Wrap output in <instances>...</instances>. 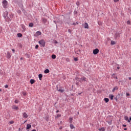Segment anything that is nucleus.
I'll use <instances>...</instances> for the list:
<instances>
[{"instance_id":"bb28decb","label":"nucleus","mask_w":131,"mask_h":131,"mask_svg":"<svg viewBox=\"0 0 131 131\" xmlns=\"http://www.w3.org/2000/svg\"><path fill=\"white\" fill-rule=\"evenodd\" d=\"M23 94L24 96H26L27 95V93L26 92H23Z\"/></svg>"},{"instance_id":"5fc2aeb1","label":"nucleus","mask_w":131,"mask_h":131,"mask_svg":"<svg viewBox=\"0 0 131 131\" xmlns=\"http://www.w3.org/2000/svg\"><path fill=\"white\" fill-rule=\"evenodd\" d=\"M32 131H36V129H33Z\"/></svg>"},{"instance_id":"ddd939ff","label":"nucleus","mask_w":131,"mask_h":131,"mask_svg":"<svg viewBox=\"0 0 131 131\" xmlns=\"http://www.w3.org/2000/svg\"><path fill=\"white\" fill-rule=\"evenodd\" d=\"M36 35H37V36L41 35V32H40V31H37V32H36Z\"/></svg>"},{"instance_id":"f257e3e1","label":"nucleus","mask_w":131,"mask_h":131,"mask_svg":"<svg viewBox=\"0 0 131 131\" xmlns=\"http://www.w3.org/2000/svg\"><path fill=\"white\" fill-rule=\"evenodd\" d=\"M8 2L7 0H3L2 2V6L4 8H7L8 6Z\"/></svg>"},{"instance_id":"4c0bfd02","label":"nucleus","mask_w":131,"mask_h":131,"mask_svg":"<svg viewBox=\"0 0 131 131\" xmlns=\"http://www.w3.org/2000/svg\"><path fill=\"white\" fill-rule=\"evenodd\" d=\"M17 13H19V14L21 13V10H18L17 11Z\"/></svg>"},{"instance_id":"f704fd0d","label":"nucleus","mask_w":131,"mask_h":131,"mask_svg":"<svg viewBox=\"0 0 131 131\" xmlns=\"http://www.w3.org/2000/svg\"><path fill=\"white\" fill-rule=\"evenodd\" d=\"M76 5H77V6H79V2H78V1H77V2H76Z\"/></svg>"},{"instance_id":"a878e982","label":"nucleus","mask_w":131,"mask_h":131,"mask_svg":"<svg viewBox=\"0 0 131 131\" xmlns=\"http://www.w3.org/2000/svg\"><path fill=\"white\" fill-rule=\"evenodd\" d=\"M69 120H70V123H72V120H73V118H70L69 119Z\"/></svg>"},{"instance_id":"dca6fc26","label":"nucleus","mask_w":131,"mask_h":131,"mask_svg":"<svg viewBox=\"0 0 131 131\" xmlns=\"http://www.w3.org/2000/svg\"><path fill=\"white\" fill-rule=\"evenodd\" d=\"M109 97L111 100H113L114 98V96L113 95H110Z\"/></svg>"},{"instance_id":"2f4dec72","label":"nucleus","mask_w":131,"mask_h":131,"mask_svg":"<svg viewBox=\"0 0 131 131\" xmlns=\"http://www.w3.org/2000/svg\"><path fill=\"white\" fill-rule=\"evenodd\" d=\"M127 24L130 25V22L129 20L127 21Z\"/></svg>"},{"instance_id":"7c9ffc66","label":"nucleus","mask_w":131,"mask_h":131,"mask_svg":"<svg viewBox=\"0 0 131 131\" xmlns=\"http://www.w3.org/2000/svg\"><path fill=\"white\" fill-rule=\"evenodd\" d=\"M9 123L11 124H12L14 123V121H11L10 122H9Z\"/></svg>"},{"instance_id":"aec40b11","label":"nucleus","mask_w":131,"mask_h":131,"mask_svg":"<svg viewBox=\"0 0 131 131\" xmlns=\"http://www.w3.org/2000/svg\"><path fill=\"white\" fill-rule=\"evenodd\" d=\"M115 44H116V42L115 41H111V45H114Z\"/></svg>"},{"instance_id":"1a4fd4ad","label":"nucleus","mask_w":131,"mask_h":131,"mask_svg":"<svg viewBox=\"0 0 131 131\" xmlns=\"http://www.w3.org/2000/svg\"><path fill=\"white\" fill-rule=\"evenodd\" d=\"M31 127H32L31 125L28 124H27V126L26 129H29L31 128Z\"/></svg>"},{"instance_id":"a19ab883","label":"nucleus","mask_w":131,"mask_h":131,"mask_svg":"<svg viewBox=\"0 0 131 131\" xmlns=\"http://www.w3.org/2000/svg\"><path fill=\"white\" fill-rule=\"evenodd\" d=\"M108 123L110 125H111V124H112V121H109V122H108Z\"/></svg>"},{"instance_id":"a211bd4d","label":"nucleus","mask_w":131,"mask_h":131,"mask_svg":"<svg viewBox=\"0 0 131 131\" xmlns=\"http://www.w3.org/2000/svg\"><path fill=\"white\" fill-rule=\"evenodd\" d=\"M29 26L30 27H33L34 24L33 23H30V24H29Z\"/></svg>"},{"instance_id":"7ed1b4c3","label":"nucleus","mask_w":131,"mask_h":131,"mask_svg":"<svg viewBox=\"0 0 131 131\" xmlns=\"http://www.w3.org/2000/svg\"><path fill=\"white\" fill-rule=\"evenodd\" d=\"M38 43L43 47L46 46V41L45 40H40Z\"/></svg>"},{"instance_id":"a18cd8bd","label":"nucleus","mask_w":131,"mask_h":131,"mask_svg":"<svg viewBox=\"0 0 131 131\" xmlns=\"http://www.w3.org/2000/svg\"><path fill=\"white\" fill-rule=\"evenodd\" d=\"M63 128V127H62V126H60V127H59V129H62Z\"/></svg>"},{"instance_id":"473e14b6","label":"nucleus","mask_w":131,"mask_h":131,"mask_svg":"<svg viewBox=\"0 0 131 131\" xmlns=\"http://www.w3.org/2000/svg\"><path fill=\"white\" fill-rule=\"evenodd\" d=\"M57 117L58 118L60 117H61V114H58V115H57Z\"/></svg>"},{"instance_id":"09e8293b","label":"nucleus","mask_w":131,"mask_h":131,"mask_svg":"<svg viewBox=\"0 0 131 131\" xmlns=\"http://www.w3.org/2000/svg\"><path fill=\"white\" fill-rule=\"evenodd\" d=\"M20 59L21 60H23V58L21 57V58H20Z\"/></svg>"},{"instance_id":"338daca9","label":"nucleus","mask_w":131,"mask_h":131,"mask_svg":"<svg viewBox=\"0 0 131 131\" xmlns=\"http://www.w3.org/2000/svg\"><path fill=\"white\" fill-rule=\"evenodd\" d=\"M81 93H79L78 95H80Z\"/></svg>"},{"instance_id":"5701e85b","label":"nucleus","mask_w":131,"mask_h":131,"mask_svg":"<svg viewBox=\"0 0 131 131\" xmlns=\"http://www.w3.org/2000/svg\"><path fill=\"white\" fill-rule=\"evenodd\" d=\"M119 35H120V34H119V33H116V34H115V37H116V38H117V37L119 36Z\"/></svg>"},{"instance_id":"79ce46f5","label":"nucleus","mask_w":131,"mask_h":131,"mask_svg":"<svg viewBox=\"0 0 131 131\" xmlns=\"http://www.w3.org/2000/svg\"><path fill=\"white\" fill-rule=\"evenodd\" d=\"M54 43H55L57 44V43H58V41H57L56 40H55V41H54Z\"/></svg>"},{"instance_id":"c9c22d12","label":"nucleus","mask_w":131,"mask_h":131,"mask_svg":"<svg viewBox=\"0 0 131 131\" xmlns=\"http://www.w3.org/2000/svg\"><path fill=\"white\" fill-rule=\"evenodd\" d=\"M74 60L75 61H77V60H78V59L76 58H74Z\"/></svg>"},{"instance_id":"f8f14e48","label":"nucleus","mask_w":131,"mask_h":131,"mask_svg":"<svg viewBox=\"0 0 131 131\" xmlns=\"http://www.w3.org/2000/svg\"><path fill=\"white\" fill-rule=\"evenodd\" d=\"M70 128H71V129H73V128H75V127H74V125H73V124H71L70 125Z\"/></svg>"},{"instance_id":"680f3d73","label":"nucleus","mask_w":131,"mask_h":131,"mask_svg":"<svg viewBox=\"0 0 131 131\" xmlns=\"http://www.w3.org/2000/svg\"><path fill=\"white\" fill-rule=\"evenodd\" d=\"M76 24L78 25V23H76Z\"/></svg>"},{"instance_id":"e2e57ef3","label":"nucleus","mask_w":131,"mask_h":131,"mask_svg":"<svg viewBox=\"0 0 131 131\" xmlns=\"http://www.w3.org/2000/svg\"><path fill=\"white\" fill-rule=\"evenodd\" d=\"M76 84H77V85H78V83H76Z\"/></svg>"},{"instance_id":"13d9d810","label":"nucleus","mask_w":131,"mask_h":131,"mask_svg":"<svg viewBox=\"0 0 131 131\" xmlns=\"http://www.w3.org/2000/svg\"><path fill=\"white\" fill-rule=\"evenodd\" d=\"M129 120L131 121V117L129 118Z\"/></svg>"},{"instance_id":"9d476101","label":"nucleus","mask_w":131,"mask_h":131,"mask_svg":"<svg viewBox=\"0 0 131 131\" xmlns=\"http://www.w3.org/2000/svg\"><path fill=\"white\" fill-rule=\"evenodd\" d=\"M35 81L34 79H31L30 80V83L31 84H33L35 83Z\"/></svg>"},{"instance_id":"774afa93","label":"nucleus","mask_w":131,"mask_h":131,"mask_svg":"<svg viewBox=\"0 0 131 131\" xmlns=\"http://www.w3.org/2000/svg\"><path fill=\"white\" fill-rule=\"evenodd\" d=\"M66 131H68V130H66Z\"/></svg>"},{"instance_id":"cd10ccee","label":"nucleus","mask_w":131,"mask_h":131,"mask_svg":"<svg viewBox=\"0 0 131 131\" xmlns=\"http://www.w3.org/2000/svg\"><path fill=\"white\" fill-rule=\"evenodd\" d=\"M14 102H15V103H19V101H18V100H15V101H14Z\"/></svg>"},{"instance_id":"72a5a7b5","label":"nucleus","mask_w":131,"mask_h":131,"mask_svg":"<svg viewBox=\"0 0 131 131\" xmlns=\"http://www.w3.org/2000/svg\"><path fill=\"white\" fill-rule=\"evenodd\" d=\"M66 61L68 62H69V61H70V60L69 59V58H67Z\"/></svg>"},{"instance_id":"20e7f679","label":"nucleus","mask_w":131,"mask_h":131,"mask_svg":"<svg viewBox=\"0 0 131 131\" xmlns=\"http://www.w3.org/2000/svg\"><path fill=\"white\" fill-rule=\"evenodd\" d=\"M99 50L98 49H96L94 50H93V53L94 55H96V54H97L99 53Z\"/></svg>"},{"instance_id":"864d4df0","label":"nucleus","mask_w":131,"mask_h":131,"mask_svg":"<svg viewBox=\"0 0 131 131\" xmlns=\"http://www.w3.org/2000/svg\"><path fill=\"white\" fill-rule=\"evenodd\" d=\"M59 112V110H57V111H56V113H58Z\"/></svg>"},{"instance_id":"bf43d9fd","label":"nucleus","mask_w":131,"mask_h":131,"mask_svg":"<svg viewBox=\"0 0 131 131\" xmlns=\"http://www.w3.org/2000/svg\"><path fill=\"white\" fill-rule=\"evenodd\" d=\"M2 91V89H0V92Z\"/></svg>"},{"instance_id":"b1692460","label":"nucleus","mask_w":131,"mask_h":131,"mask_svg":"<svg viewBox=\"0 0 131 131\" xmlns=\"http://www.w3.org/2000/svg\"><path fill=\"white\" fill-rule=\"evenodd\" d=\"M99 130H100V131H104L105 129H104V128L103 127H102V128H100V129H99Z\"/></svg>"},{"instance_id":"412c9836","label":"nucleus","mask_w":131,"mask_h":131,"mask_svg":"<svg viewBox=\"0 0 131 131\" xmlns=\"http://www.w3.org/2000/svg\"><path fill=\"white\" fill-rule=\"evenodd\" d=\"M56 56L55 55H52V58L53 59H56Z\"/></svg>"},{"instance_id":"49530a36","label":"nucleus","mask_w":131,"mask_h":131,"mask_svg":"<svg viewBox=\"0 0 131 131\" xmlns=\"http://www.w3.org/2000/svg\"><path fill=\"white\" fill-rule=\"evenodd\" d=\"M123 127H126V125H124V124H123V125H122Z\"/></svg>"},{"instance_id":"8fccbe9b","label":"nucleus","mask_w":131,"mask_h":131,"mask_svg":"<svg viewBox=\"0 0 131 131\" xmlns=\"http://www.w3.org/2000/svg\"><path fill=\"white\" fill-rule=\"evenodd\" d=\"M115 91V90L114 89V88L113 90V92H114Z\"/></svg>"},{"instance_id":"39448f33","label":"nucleus","mask_w":131,"mask_h":131,"mask_svg":"<svg viewBox=\"0 0 131 131\" xmlns=\"http://www.w3.org/2000/svg\"><path fill=\"white\" fill-rule=\"evenodd\" d=\"M57 91L60 93L64 92V90L62 89L61 88L59 89V88H57Z\"/></svg>"},{"instance_id":"423d86ee","label":"nucleus","mask_w":131,"mask_h":131,"mask_svg":"<svg viewBox=\"0 0 131 131\" xmlns=\"http://www.w3.org/2000/svg\"><path fill=\"white\" fill-rule=\"evenodd\" d=\"M23 117L25 118H27L28 117V115L26 113H24Z\"/></svg>"},{"instance_id":"4d7b16f0","label":"nucleus","mask_w":131,"mask_h":131,"mask_svg":"<svg viewBox=\"0 0 131 131\" xmlns=\"http://www.w3.org/2000/svg\"><path fill=\"white\" fill-rule=\"evenodd\" d=\"M3 74V73L0 72V75Z\"/></svg>"},{"instance_id":"6e6d98bb","label":"nucleus","mask_w":131,"mask_h":131,"mask_svg":"<svg viewBox=\"0 0 131 131\" xmlns=\"http://www.w3.org/2000/svg\"><path fill=\"white\" fill-rule=\"evenodd\" d=\"M124 129L125 130H127V128H125Z\"/></svg>"},{"instance_id":"c85d7f7f","label":"nucleus","mask_w":131,"mask_h":131,"mask_svg":"<svg viewBox=\"0 0 131 131\" xmlns=\"http://www.w3.org/2000/svg\"><path fill=\"white\" fill-rule=\"evenodd\" d=\"M7 54H8V57L11 58V56L10 55V54L8 53Z\"/></svg>"},{"instance_id":"58836bf2","label":"nucleus","mask_w":131,"mask_h":131,"mask_svg":"<svg viewBox=\"0 0 131 131\" xmlns=\"http://www.w3.org/2000/svg\"><path fill=\"white\" fill-rule=\"evenodd\" d=\"M12 51L13 52V53H15V50H14V49H12Z\"/></svg>"},{"instance_id":"6ab92c4d","label":"nucleus","mask_w":131,"mask_h":131,"mask_svg":"<svg viewBox=\"0 0 131 131\" xmlns=\"http://www.w3.org/2000/svg\"><path fill=\"white\" fill-rule=\"evenodd\" d=\"M124 119H125V120H128V122H130V121L128 120V117H127V116H125V117H124Z\"/></svg>"},{"instance_id":"de8ad7c7","label":"nucleus","mask_w":131,"mask_h":131,"mask_svg":"<svg viewBox=\"0 0 131 131\" xmlns=\"http://www.w3.org/2000/svg\"><path fill=\"white\" fill-rule=\"evenodd\" d=\"M126 96H129V94L128 93H127Z\"/></svg>"},{"instance_id":"4be33fe9","label":"nucleus","mask_w":131,"mask_h":131,"mask_svg":"<svg viewBox=\"0 0 131 131\" xmlns=\"http://www.w3.org/2000/svg\"><path fill=\"white\" fill-rule=\"evenodd\" d=\"M47 19H45V18H43V19H42V21L43 22V23H47Z\"/></svg>"},{"instance_id":"ea45409f","label":"nucleus","mask_w":131,"mask_h":131,"mask_svg":"<svg viewBox=\"0 0 131 131\" xmlns=\"http://www.w3.org/2000/svg\"><path fill=\"white\" fill-rule=\"evenodd\" d=\"M119 0H114V2H119Z\"/></svg>"},{"instance_id":"69168bd1","label":"nucleus","mask_w":131,"mask_h":131,"mask_svg":"<svg viewBox=\"0 0 131 131\" xmlns=\"http://www.w3.org/2000/svg\"><path fill=\"white\" fill-rule=\"evenodd\" d=\"M27 122V121H25L24 123H26Z\"/></svg>"},{"instance_id":"393cba45","label":"nucleus","mask_w":131,"mask_h":131,"mask_svg":"<svg viewBox=\"0 0 131 131\" xmlns=\"http://www.w3.org/2000/svg\"><path fill=\"white\" fill-rule=\"evenodd\" d=\"M35 48L36 49H38L39 48V45H36Z\"/></svg>"},{"instance_id":"f3484780","label":"nucleus","mask_w":131,"mask_h":131,"mask_svg":"<svg viewBox=\"0 0 131 131\" xmlns=\"http://www.w3.org/2000/svg\"><path fill=\"white\" fill-rule=\"evenodd\" d=\"M23 36V34L21 33H18L17 34V37H21Z\"/></svg>"},{"instance_id":"9b49d317","label":"nucleus","mask_w":131,"mask_h":131,"mask_svg":"<svg viewBox=\"0 0 131 131\" xmlns=\"http://www.w3.org/2000/svg\"><path fill=\"white\" fill-rule=\"evenodd\" d=\"M44 73L45 74H48V73H50V70H49V69H46V70H45Z\"/></svg>"},{"instance_id":"052dcab7","label":"nucleus","mask_w":131,"mask_h":131,"mask_svg":"<svg viewBox=\"0 0 131 131\" xmlns=\"http://www.w3.org/2000/svg\"><path fill=\"white\" fill-rule=\"evenodd\" d=\"M117 69H120V68H119V67H118V68H117Z\"/></svg>"},{"instance_id":"2eb2a0df","label":"nucleus","mask_w":131,"mask_h":131,"mask_svg":"<svg viewBox=\"0 0 131 131\" xmlns=\"http://www.w3.org/2000/svg\"><path fill=\"white\" fill-rule=\"evenodd\" d=\"M84 28L85 29H88L89 28V26H88V24L87 23L85 24Z\"/></svg>"},{"instance_id":"e433bc0d","label":"nucleus","mask_w":131,"mask_h":131,"mask_svg":"<svg viewBox=\"0 0 131 131\" xmlns=\"http://www.w3.org/2000/svg\"><path fill=\"white\" fill-rule=\"evenodd\" d=\"M5 88H9V86L8 85H5Z\"/></svg>"},{"instance_id":"603ef678","label":"nucleus","mask_w":131,"mask_h":131,"mask_svg":"<svg viewBox=\"0 0 131 131\" xmlns=\"http://www.w3.org/2000/svg\"><path fill=\"white\" fill-rule=\"evenodd\" d=\"M73 25H76V24L73 23Z\"/></svg>"},{"instance_id":"0eeeda50","label":"nucleus","mask_w":131,"mask_h":131,"mask_svg":"<svg viewBox=\"0 0 131 131\" xmlns=\"http://www.w3.org/2000/svg\"><path fill=\"white\" fill-rule=\"evenodd\" d=\"M12 108L16 110H18L19 109V107L16 106V105H13L12 106Z\"/></svg>"},{"instance_id":"37998d69","label":"nucleus","mask_w":131,"mask_h":131,"mask_svg":"<svg viewBox=\"0 0 131 131\" xmlns=\"http://www.w3.org/2000/svg\"><path fill=\"white\" fill-rule=\"evenodd\" d=\"M23 30H25V29H26L25 27V26H23Z\"/></svg>"},{"instance_id":"c03bdc74","label":"nucleus","mask_w":131,"mask_h":131,"mask_svg":"<svg viewBox=\"0 0 131 131\" xmlns=\"http://www.w3.org/2000/svg\"><path fill=\"white\" fill-rule=\"evenodd\" d=\"M5 14H6V15H8V13L7 12H5Z\"/></svg>"},{"instance_id":"f03ea898","label":"nucleus","mask_w":131,"mask_h":131,"mask_svg":"<svg viewBox=\"0 0 131 131\" xmlns=\"http://www.w3.org/2000/svg\"><path fill=\"white\" fill-rule=\"evenodd\" d=\"M75 80H77L78 81H80V82H82L83 81H86V79L85 77H83L82 78H79L76 77L75 78Z\"/></svg>"},{"instance_id":"c756f323","label":"nucleus","mask_w":131,"mask_h":131,"mask_svg":"<svg viewBox=\"0 0 131 131\" xmlns=\"http://www.w3.org/2000/svg\"><path fill=\"white\" fill-rule=\"evenodd\" d=\"M114 90H117L118 89V88L117 86H115L114 88Z\"/></svg>"},{"instance_id":"3c124183","label":"nucleus","mask_w":131,"mask_h":131,"mask_svg":"<svg viewBox=\"0 0 131 131\" xmlns=\"http://www.w3.org/2000/svg\"><path fill=\"white\" fill-rule=\"evenodd\" d=\"M129 80H131V77L128 78Z\"/></svg>"},{"instance_id":"6e6552de","label":"nucleus","mask_w":131,"mask_h":131,"mask_svg":"<svg viewBox=\"0 0 131 131\" xmlns=\"http://www.w3.org/2000/svg\"><path fill=\"white\" fill-rule=\"evenodd\" d=\"M42 77H43V75L41 74H40L38 75V77L40 80H42Z\"/></svg>"},{"instance_id":"4468645a","label":"nucleus","mask_w":131,"mask_h":131,"mask_svg":"<svg viewBox=\"0 0 131 131\" xmlns=\"http://www.w3.org/2000/svg\"><path fill=\"white\" fill-rule=\"evenodd\" d=\"M104 100L105 101V102L106 103H107L109 101V99L108 98H104Z\"/></svg>"},{"instance_id":"0e129e2a","label":"nucleus","mask_w":131,"mask_h":131,"mask_svg":"<svg viewBox=\"0 0 131 131\" xmlns=\"http://www.w3.org/2000/svg\"><path fill=\"white\" fill-rule=\"evenodd\" d=\"M69 32H70V29L69 30Z\"/></svg>"}]
</instances>
